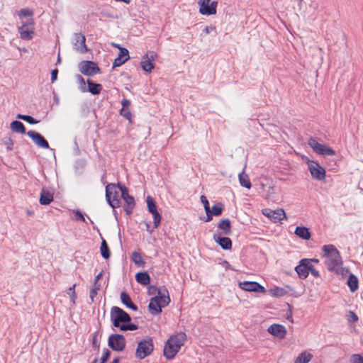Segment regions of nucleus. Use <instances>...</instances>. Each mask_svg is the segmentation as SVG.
Here are the masks:
<instances>
[{
	"instance_id": "cd10ccee",
	"label": "nucleus",
	"mask_w": 363,
	"mask_h": 363,
	"mask_svg": "<svg viewBox=\"0 0 363 363\" xmlns=\"http://www.w3.org/2000/svg\"><path fill=\"white\" fill-rule=\"evenodd\" d=\"M87 84H88V91L92 94H94V95L99 94H100V92L102 90L101 84L94 83L89 79L87 80Z\"/></svg>"
},
{
	"instance_id": "c756f323",
	"label": "nucleus",
	"mask_w": 363,
	"mask_h": 363,
	"mask_svg": "<svg viewBox=\"0 0 363 363\" xmlns=\"http://www.w3.org/2000/svg\"><path fill=\"white\" fill-rule=\"evenodd\" d=\"M10 128L13 132L21 134L26 133V128L23 124L18 121H14L11 122Z\"/></svg>"
},
{
	"instance_id": "423d86ee",
	"label": "nucleus",
	"mask_w": 363,
	"mask_h": 363,
	"mask_svg": "<svg viewBox=\"0 0 363 363\" xmlns=\"http://www.w3.org/2000/svg\"><path fill=\"white\" fill-rule=\"evenodd\" d=\"M118 184H108L106 186V198L108 203L114 209L120 206Z\"/></svg>"
},
{
	"instance_id": "58836bf2",
	"label": "nucleus",
	"mask_w": 363,
	"mask_h": 363,
	"mask_svg": "<svg viewBox=\"0 0 363 363\" xmlns=\"http://www.w3.org/2000/svg\"><path fill=\"white\" fill-rule=\"evenodd\" d=\"M17 118L21 120H23L26 121L27 123L30 124H35L38 123V121H36L35 118H33L32 116L28 115H21L18 114L17 116Z\"/></svg>"
},
{
	"instance_id": "0e129e2a",
	"label": "nucleus",
	"mask_w": 363,
	"mask_h": 363,
	"mask_svg": "<svg viewBox=\"0 0 363 363\" xmlns=\"http://www.w3.org/2000/svg\"><path fill=\"white\" fill-rule=\"evenodd\" d=\"M102 276H103V272H101L99 274H98L96 276L95 279H94V283H99V281L101 278Z\"/></svg>"
},
{
	"instance_id": "e433bc0d",
	"label": "nucleus",
	"mask_w": 363,
	"mask_h": 363,
	"mask_svg": "<svg viewBox=\"0 0 363 363\" xmlns=\"http://www.w3.org/2000/svg\"><path fill=\"white\" fill-rule=\"evenodd\" d=\"M271 294L274 297H281L287 294V291L281 287H276L271 290Z\"/></svg>"
},
{
	"instance_id": "0eeeda50",
	"label": "nucleus",
	"mask_w": 363,
	"mask_h": 363,
	"mask_svg": "<svg viewBox=\"0 0 363 363\" xmlns=\"http://www.w3.org/2000/svg\"><path fill=\"white\" fill-rule=\"evenodd\" d=\"M308 145L313 151L320 155H335V152L329 146L319 143L315 138H311L308 141Z\"/></svg>"
},
{
	"instance_id": "f257e3e1",
	"label": "nucleus",
	"mask_w": 363,
	"mask_h": 363,
	"mask_svg": "<svg viewBox=\"0 0 363 363\" xmlns=\"http://www.w3.org/2000/svg\"><path fill=\"white\" fill-rule=\"evenodd\" d=\"M323 251L327 269L337 274H342V260L337 248L333 245H325L323 247Z\"/></svg>"
},
{
	"instance_id": "c9c22d12",
	"label": "nucleus",
	"mask_w": 363,
	"mask_h": 363,
	"mask_svg": "<svg viewBox=\"0 0 363 363\" xmlns=\"http://www.w3.org/2000/svg\"><path fill=\"white\" fill-rule=\"evenodd\" d=\"M147 205L148 211L150 213H154L157 212L156 203L154 201V199L150 196H148L147 197Z\"/></svg>"
},
{
	"instance_id": "f03ea898",
	"label": "nucleus",
	"mask_w": 363,
	"mask_h": 363,
	"mask_svg": "<svg viewBox=\"0 0 363 363\" xmlns=\"http://www.w3.org/2000/svg\"><path fill=\"white\" fill-rule=\"evenodd\" d=\"M185 340L186 334L184 333L171 335L164 344V356L167 359H173L181 349V347L184 345Z\"/></svg>"
},
{
	"instance_id": "4c0bfd02",
	"label": "nucleus",
	"mask_w": 363,
	"mask_h": 363,
	"mask_svg": "<svg viewBox=\"0 0 363 363\" xmlns=\"http://www.w3.org/2000/svg\"><path fill=\"white\" fill-rule=\"evenodd\" d=\"M138 328V327L137 325L128 322V323H125L123 324H121V325L120 326V330L122 331L135 330H137Z\"/></svg>"
},
{
	"instance_id": "412c9836",
	"label": "nucleus",
	"mask_w": 363,
	"mask_h": 363,
	"mask_svg": "<svg viewBox=\"0 0 363 363\" xmlns=\"http://www.w3.org/2000/svg\"><path fill=\"white\" fill-rule=\"evenodd\" d=\"M53 201V194L50 191L43 189L40 192L39 202L41 205H48Z\"/></svg>"
},
{
	"instance_id": "5701e85b",
	"label": "nucleus",
	"mask_w": 363,
	"mask_h": 363,
	"mask_svg": "<svg viewBox=\"0 0 363 363\" xmlns=\"http://www.w3.org/2000/svg\"><path fill=\"white\" fill-rule=\"evenodd\" d=\"M295 235L303 240H308L311 238L309 229L304 226H298L296 228Z\"/></svg>"
},
{
	"instance_id": "7c9ffc66",
	"label": "nucleus",
	"mask_w": 363,
	"mask_h": 363,
	"mask_svg": "<svg viewBox=\"0 0 363 363\" xmlns=\"http://www.w3.org/2000/svg\"><path fill=\"white\" fill-rule=\"evenodd\" d=\"M347 285L352 292H354L358 289V279L355 275L350 274L347 279Z\"/></svg>"
},
{
	"instance_id": "5fc2aeb1",
	"label": "nucleus",
	"mask_w": 363,
	"mask_h": 363,
	"mask_svg": "<svg viewBox=\"0 0 363 363\" xmlns=\"http://www.w3.org/2000/svg\"><path fill=\"white\" fill-rule=\"evenodd\" d=\"M58 70L57 69H52L51 72V81L54 82L57 78Z\"/></svg>"
},
{
	"instance_id": "bb28decb",
	"label": "nucleus",
	"mask_w": 363,
	"mask_h": 363,
	"mask_svg": "<svg viewBox=\"0 0 363 363\" xmlns=\"http://www.w3.org/2000/svg\"><path fill=\"white\" fill-rule=\"evenodd\" d=\"M313 358V354L307 351H303L298 354L294 363H308Z\"/></svg>"
},
{
	"instance_id": "338daca9",
	"label": "nucleus",
	"mask_w": 363,
	"mask_h": 363,
	"mask_svg": "<svg viewBox=\"0 0 363 363\" xmlns=\"http://www.w3.org/2000/svg\"><path fill=\"white\" fill-rule=\"evenodd\" d=\"M111 45H112V46H113V47H115V48H117L119 50V51H121V48H123V47H121L119 44H117V43H111Z\"/></svg>"
},
{
	"instance_id": "b1692460",
	"label": "nucleus",
	"mask_w": 363,
	"mask_h": 363,
	"mask_svg": "<svg viewBox=\"0 0 363 363\" xmlns=\"http://www.w3.org/2000/svg\"><path fill=\"white\" fill-rule=\"evenodd\" d=\"M123 200L125 201V204L123 206L124 211L127 215H130L132 213L135 206V199L132 196H130L127 198H124Z\"/></svg>"
},
{
	"instance_id": "9b49d317",
	"label": "nucleus",
	"mask_w": 363,
	"mask_h": 363,
	"mask_svg": "<svg viewBox=\"0 0 363 363\" xmlns=\"http://www.w3.org/2000/svg\"><path fill=\"white\" fill-rule=\"evenodd\" d=\"M262 213L274 223H279L284 219H286V213L283 208H277L276 210L266 208L262 211Z\"/></svg>"
},
{
	"instance_id": "de8ad7c7",
	"label": "nucleus",
	"mask_w": 363,
	"mask_h": 363,
	"mask_svg": "<svg viewBox=\"0 0 363 363\" xmlns=\"http://www.w3.org/2000/svg\"><path fill=\"white\" fill-rule=\"evenodd\" d=\"M152 216H153V223H154V227L156 228L159 226L160 222H161V216L160 214L157 212L156 213H152Z\"/></svg>"
},
{
	"instance_id": "052dcab7",
	"label": "nucleus",
	"mask_w": 363,
	"mask_h": 363,
	"mask_svg": "<svg viewBox=\"0 0 363 363\" xmlns=\"http://www.w3.org/2000/svg\"><path fill=\"white\" fill-rule=\"evenodd\" d=\"M215 30V27L213 26H206L204 30H203V32H205L206 33H209L211 30Z\"/></svg>"
},
{
	"instance_id": "3c124183",
	"label": "nucleus",
	"mask_w": 363,
	"mask_h": 363,
	"mask_svg": "<svg viewBox=\"0 0 363 363\" xmlns=\"http://www.w3.org/2000/svg\"><path fill=\"white\" fill-rule=\"evenodd\" d=\"M92 346L95 349H99L100 344L97 340V333H95L92 336Z\"/></svg>"
},
{
	"instance_id": "39448f33",
	"label": "nucleus",
	"mask_w": 363,
	"mask_h": 363,
	"mask_svg": "<svg viewBox=\"0 0 363 363\" xmlns=\"http://www.w3.org/2000/svg\"><path fill=\"white\" fill-rule=\"evenodd\" d=\"M111 320L114 327H119L121 323L130 322V316L123 309L118 306H113L111 309Z\"/></svg>"
},
{
	"instance_id": "ea45409f",
	"label": "nucleus",
	"mask_w": 363,
	"mask_h": 363,
	"mask_svg": "<svg viewBox=\"0 0 363 363\" xmlns=\"http://www.w3.org/2000/svg\"><path fill=\"white\" fill-rule=\"evenodd\" d=\"M118 188L121 191V198L124 199V198H127L130 196V195L128 194V188L123 184L118 183Z\"/></svg>"
},
{
	"instance_id": "680f3d73",
	"label": "nucleus",
	"mask_w": 363,
	"mask_h": 363,
	"mask_svg": "<svg viewBox=\"0 0 363 363\" xmlns=\"http://www.w3.org/2000/svg\"><path fill=\"white\" fill-rule=\"evenodd\" d=\"M100 289L101 284L99 283H94V287L91 289L95 290L96 292H99Z\"/></svg>"
},
{
	"instance_id": "f704fd0d",
	"label": "nucleus",
	"mask_w": 363,
	"mask_h": 363,
	"mask_svg": "<svg viewBox=\"0 0 363 363\" xmlns=\"http://www.w3.org/2000/svg\"><path fill=\"white\" fill-rule=\"evenodd\" d=\"M223 209V205L221 203H217L212 206V209L211 211L210 210V213L213 216H218L221 215Z\"/></svg>"
},
{
	"instance_id": "37998d69",
	"label": "nucleus",
	"mask_w": 363,
	"mask_h": 363,
	"mask_svg": "<svg viewBox=\"0 0 363 363\" xmlns=\"http://www.w3.org/2000/svg\"><path fill=\"white\" fill-rule=\"evenodd\" d=\"M347 316L348 321L350 323H355L359 319L357 315L352 311H349Z\"/></svg>"
},
{
	"instance_id": "864d4df0",
	"label": "nucleus",
	"mask_w": 363,
	"mask_h": 363,
	"mask_svg": "<svg viewBox=\"0 0 363 363\" xmlns=\"http://www.w3.org/2000/svg\"><path fill=\"white\" fill-rule=\"evenodd\" d=\"M160 290V289H157L156 286H150L148 287V289H147V293L150 294V295H152V294H155L156 292L158 293V291Z\"/></svg>"
},
{
	"instance_id": "bf43d9fd",
	"label": "nucleus",
	"mask_w": 363,
	"mask_h": 363,
	"mask_svg": "<svg viewBox=\"0 0 363 363\" xmlns=\"http://www.w3.org/2000/svg\"><path fill=\"white\" fill-rule=\"evenodd\" d=\"M20 12L24 16H30L32 15V12L28 9H21Z\"/></svg>"
},
{
	"instance_id": "774afa93",
	"label": "nucleus",
	"mask_w": 363,
	"mask_h": 363,
	"mask_svg": "<svg viewBox=\"0 0 363 363\" xmlns=\"http://www.w3.org/2000/svg\"><path fill=\"white\" fill-rule=\"evenodd\" d=\"M287 319L290 320L291 322H293V319H292V312L291 311H290L289 312V314L287 315V317H286Z\"/></svg>"
},
{
	"instance_id": "09e8293b",
	"label": "nucleus",
	"mask_w": 363,
	"mask_h": 363,
	"mask_svg": "<svg viewBox=\"0 0 363 363\" xmlns=\"http://www.w3.org/2000/svg\"><path fill=\"white\" fill-rule=\"evenodd\" d=\"M110 355L111 352L106 348L104 349L103 355L99 363H105L108 359Z\"/></svg>"
},
{
	"instance_id": "ddd939ff",
	"label": "nucleus",
	"mask_w": 363,
	"mask_h": 363,
	"mask_svg": "<svg viewBox=\"0 0 363 363\" xmlns=\"http://www.w3.org/2000/svg\"><path fill=\"white\" fill-rule=\"evenodd\" d=\"M156 56L155 52L153 51H148L145 53L140 62L141 67L144 71L149 73L151 72L154 68L152 61L155 60Z\"/></svg>"
},
{
	"instance_id": "c03bdc74",
	"label": "nucleus",
	"mask_w": 363,
	"mask_h": 363,
	"mask_svg": "<svg viewBox=\"0 0 363 363\" xmlns=\"http://www.w3.org/2000/svg\"><path fill=\"white\" fill-rule=\"evenodd\" d=\"M308 272H311V274L315 277H319L320 273L318 270H316L311 262L307 264Z\"/></svg>"
},
{
	"instance_id": "4be33fe9",
	"label": "nucleus",
	"mask_w": 363,
	"mask_h": 363,
	"mask_svg": "<svg viewBox=\"0 0 363 363\" xmlns=\"http://www.w3.org/2000/svg\"><path fill=\"white\" fill-rule=\"evenodd\" d=\"M121 302L128 308L136 311H138V306L134 304L130 298V296L125 291L121 292Z\"/></svg>"
},
{
	"instance_id": "603ef678",
	"label": "nucleus",
	"mask_w": 363,
	"mask_h": 363,
	"mask_svg": "<svg viewBox=\"0 0 363 363\" xmlns=\"http://www.w3.org/2000/svg\"><path fill=\"white\" fill-rule=\"evenodd\" d=\"M4 144L6 145V147L9 150H11L13 149V142L11 138H6L4 140Z\"/></svg>"
},
{
	"instance_id": "1a4fd4ad",
	"label": "nucleus",
	"mask_w": 363,
	"mask_h": 363,
	"mask_svg": "<svg viewBox=\"0 0 363 363\" xmlns=\"http://www.w3.org/2000/svg\"><path fill=\"white\" fill-rule=\"evenodd\" d=\"M79 71L82 74L86 76H94L100 72V69L92 61H82L79 65Z\"/></svg>"
},
{
	"instance_id": "49530a36",
	"label": "nucleus",
	"mask_w": 363,
	"mask_h": 363,
	"mask_svg": "<svg viewBox=\"0 0 363 363\" xmlns=\"http://www.w3.org/2000/svg\"><path fill=\"white\" fill-rule=\"evenodd\" d=\"M351 363H363V357L359 354H354L350 359Z\"/></svg>"
},
{
	"instance_id": "4468645a",
	"label": "nucleus",
	"mask_w": 363,
	"mask_h": 363,
	"mask_svg": "<svg viewBox=\"0 0 363 363\" xmlns=\"http://www.w3.org/2000/svg\"><path fill=\"white\" fill-rule=\"evenodd\" d=\"M27 135L32 139L33 143L38 147L44 149L49 148V144L48 141L44 138L40 133L34 131L29 130Z\"/></svg>"
},
{
	"instance_id": "393cba45",
	"label": "nucleus",
	"mask_w": 363,
	"mask_h": 363,
	"mask_svg": "<svg viewBox=\"0 0 363 363\" xmlns=\"http://www.w3.org/2000/svg\"><path fill=\"white\" fill-rule=\"evenodd\" d=\"M218 228L223 230L222 234L228 235L231 233V224L229 219H223L218 225Z\"/></svg>"
},
{
	"instance_id": "a19ab883",
	"label": "nucleus",
	"mask_w": 363,
	"mask_h": 363,
	"mask_svg": "<svg viewBox=\"0 0 363 363\" xmlns=\"http://www.w3.org/2000/svg\"><path fill=\"white\" fill-rule=\"evenodd\" d=\"M120 113L124 118L128 119L131 123L132 113L128 108H122L120 111Z\"/></svg>"
},
{
	"instance_id": "72a5a7b5",
	"label": "nucleus",
	"mask_w": 363,
	"mask_h": 363,
	"mask_svg": "<svg viewBox=\"0 0 363 363\" xmlns=\"http://www.w3.org/2000/svg\"><path fill=\"white\" fill-rule=\"evenodd\" d=\"M218 5V2L216 1H213L211 2V4L208 7L203 8V12H205V15L210 16L216 13V7Z\"/></svg>"
},
{
	"instance_id": "a18cd8bd",
	"label": "nucleus",
	"mask_w": 363,
	"mask_h": 363,
	"mask_svg": "<svg viewBox=\"0 0 363 363\" xmlns=\"http://www.w3.org/2000/svg\"><path fill=\"white\" fill-rule=\"evenodd\" d=\"M201 201L203 205L206 213L208 214V213H210L209 203L207 200V198L204 195L201 196Z\"/></svg>"
},
{
	"instance_id": "c85d7f7f",
	"label": "nucleus",
	"mask_w": 363,
	"mask_h": 363,
	"mask_svg": "<svg viewBox=\"0 0 363 363\" xmlns=\"http://www.w3.org/2000/svg\"><path fill=\"white\" fill-rule=\"evenodd\" d=\"M239 182L241 186L250 189L252 186L251 182L250 181L249 177L247 174L245 173L244 171L240 172L238 174Z\"/></svg>"
},
{
	"instance_id": "6ab92c4d",
	"label": "nucleus",
	"mask_w": 363,
	"mask_h": 363,
	"mask_svg": "<svg viewBox=\"0 0 363 363\" xmlns=\"http://www.w3.org/2000/svg\"><path fill=\"white\" fill-rule=\"evenodd\" d=\"M130 58L129 52L126 48H121L118 56L114 60L113 67H116L124 64Z\"/></svg>"
},
{
	"instance_id": "7ed1b4c3",
	"label": "nucleus",
	"mask_w": 363,
	"mask_h": 363,
	"mask_svg": "<svg viewBox=\"0 0 363 363\" xmlns=\"http://www.w3.org/2000/svg\"><path fill=\"white\" fill-rule=\"evenodd\" d=\"M170 302L168 291L163 286L158 291V295L150 298L148 305L150 313L152 315H157L162 312V308L167 306Z\"/></svg>"
},
{
	"instance_id": "f3484780",
	"label": "nucleus",
	"mask_w": 363,
	"mask_h": 363,
	"mask_svg": "<svg viewBox=\"0 0 363 363\" xmlns=\"http://www.w3.org/2000/svg\"><path fill=\"white\" fill-rule=\"evenodd\" d=\"M213 240L223 250H230L232 248V241L228 237H221L220 234H214Z\"/></svg>"
},
{
	"instance_id": "f8f14e48",
	"label": "nucleus",
	"mask_w": 363,
	"mask_h": 363,
	"mask_svg": "<svg viewBox=\"0 0 363 363\" xmlns=\"http://www.w3.org/2000/svg\"><path fill=\"white\" fill-rule=\"evenodd\" d=\"M238 286L241 289L249 292H257L260 294H264L266 292L265 288L257 281H245L243 282H240Z\"/></svg>"
},
{
	"instance_id": "20e7f679",
	"label": "nucleus",
	"mask_w": 363,
	"mask_h": 363,
	"mask_svg": "<svg viewBox=\"0 0 363 363\" xmlns=\"http://www.w3.org/2000/svg\"><path fill=\"white\" fill-rule=\"evenodd\" d=\"M153 350L154 344L152 338L150 337H147L146 338L138 342L135 351V357L138 359H143L147 356L150 355Z\"/></svg>"
},
{
	"instance_id": "e2e57ef3",
	"label": "nucleus",
	"mask_w": 363,
	"mask_h": 363,
	"mask_svg": "<svg viewBox=\"0 0 363 363\" xmlns=\"http://www.w3.org/2000/svg\"><path fill=\"white\" fill-rule=\"evenodd\" d=\"M77 79H78V81L80 82L81 84H82L83 86L85 85L84 79L81 75L78 74L77 76Z\"/></svg>"
},
{
	"instance_id": "a211bd4d",
	"label": "nucleus",
	"mask_w": 363,
	"mask_h": 363,
	"mask_svg": "<svg viewBox=\"0 0 363 363\" xmlns=\"http://www.w3.org/2000/svg\"><path fill=\"white\" fill-rule=\"evenodd\" d=\"M75 43L74 46L77 50L79 51L82 53H84L87 51V48L85 43L86 38L85 36L82 33H75L74 35Z\"/></svg>"
},
{
	"instance_id": "aec40b11",
	"label": "nucleus",
	"mask_w": 363,
	"mask_h": 363,
	"mask_svg": "<svg viewBox=\"0 0 363 363\" xmlns=\"http://www.w3.org/2000/svg\"><path fill=\"white\" fill-rule=\"evenodd\" d=\"M33 24V22L31 21L30 22L28 23H25L22 25L21 27L18 28V32L20 33V36L22 39L24 40H30L32 39L33 36L32 34L33 33V29H30L28 28V26H32Z\"/></svg>"
},
{
	"instance_id": "6e6552de",
	"label": "nucleus",
	"mask_w": 363,
	"mask_h": 363,
	"mask_svg": "<svg viewBox=\"0 0 363 363\" xmlns=\"http://www.w3.org/2000/svg\"><path fill=\"white\" fill-rule=\"evenodd\" d=\"M108 346L114 351H123L126 345L125 339L123 335L112 334L108 337Z\"/></svg>"
},
{
	"instance_id": "4d7b16f0",
	"label": "nucleus",
	"mask_w": 363,
	"mask_h": 363,
	"mask_svg": "<svg viewBox=\"0 0 363 363\" xmlns=\"http://www.w3.org/2000/svg\"><path fill=\"white\" fill-rule=\"evenodd\" d=\"M121 104H122V106H123V108H127V107H128V106H130V100H128V99H123L121 101Z\"/></svg>"
},
{
	"instance_id": "2eb2a0df",
	"label": "nucleus",
	"mask_w": 363,
	"mask_h": 363,
	"mask_svg": "<svg viewBox=\"0 0 363 363\" xmlns=\"http://www.w3.org/2000/svg\"><path fill=\"white\" fill-rule=\"evenodd\" d=\"M311 262V260L304 258L300 260L299 264L295 267V271L297 273L298 277L301 279H305L308 276L307 264Z\"/></svg>"
},
{
	"instance_id": "8fccbe9b",
	"label": "nucleus",
	"mask_w": 363,
	"mask_h": 363,
	"mask_svg": "<svg viewBox=\"0 0 363 363\" xmlns=\"http://www.w3.org/2000/svg\"><path fill=\"white\" fill-rule=\"evenodd\" d=\"M75 286H76V284H74L72 286H71L68 289V294L71 293V298L72 299L73 303L75 302V299L77 298V294L74 291Z\"/></svg>"
},
{
	"instance_id": "9d476101",
	"label": "nucleus",
	"mask_w": 363,
	"mask_h": 363,
	"mask_svg": "<svg viewBox=\"0 0 363 363\" xmlns=\"http://www.w3.org/2000/svg\"><path fill=\"white\" fill-rule=\"evenodd\" d=\"M308 169L313 178L317 180L325 179V170L317 162L310 160L308 162Z\"/></svg>"
},
{
	"instance_id": "13d9d810",
	"label": "nucleus",
	"mask_w": 363,
	"mask_h": 363,
	"mask_svg": "<svg viewBox=\"0 0 363 363\" xmlns=\"http://www.w3.org/2000/svg\"><path fill=\"white\" fill-rule=\"evenodd\" d=\"M76 218L82 221H85V218L83 215L79 211H75Z\"/></svg>"
},
{
	"instance_id": "473e14b6",
	"label": "nucleus",
	"mask_w": 363,
	"mask_h": 363,
	"mask_svg": "<svg viewBox=\"0 0 363 363\" xmlns=\"http://www.w3.org/2000/svg\"><path fill=\"white\" fill-rule=\"evenodd\" d=\"M132 260L138 266L143 267L145 264L141 254L136 251H134L132 253Z\"/></svg>"
},
{
	"instance_id": "a878e982",
	"label": "nucleus",
	"mask_w": 363,
	"mask_h": 363,
	"mask_svg": "<svg viewBox=\"0 0 363 363\" xmlns=\"http://www.w3.org/2000/svg\"><path fill=\"white\" fill-rule=\"evenodd\" d=\"M135 279L139 284L144 286L149 284L150 282V277L146 272L137 273Z\"/></svg>"
},
{
	"instance_id": "6e6d98bb",
	"label": "nucleus",
	"mask_w": 363,
	"mask_h": 363,
	"mask_svg": "<svg viewBox=\"0 0 363 363\" xmlns=\"http://www.w3.org/2000/svg\"><path fill=\"white\" fill-rule=\"evenodd\" d=\"M97 294H98V292H96L95 290L91 289V291L89 292V298L91 301V302L94 301V298L96 296Z\"/></svg>"
},
{
	"instance_id": "dca6fc26",
	"label": "nucleus",
	"mask_w": 363,
	"mask_h": 363,
	"mask_svg": "<svg viewBox=\"0 0 363 363\" xmlns=\"http://www.w3.org/2000/svg\"><path fill=\"white\" fill-rule=\"evenodd\" d=\"M267 331L274 337H279L280 339L284 338L286 335V328L280 324L271 325L268 328Z\"/></svg>"
},
{
	"instance_id": "2f4dec72",
	"label": "nucleus",
	"mask_w": 363,
	"mask_h": 363,
	"mask_svg": "<svg viewBox=\"0 0 363 363\" xmlns=\"http://www.w3.org/2000/svg\"><path fill=\"white\" fill-rule=\"evenodd\" d=\"M100 251H101V256L104 259H108L110 257L111 252H110V250H109V248L108 247L106 241L104 239H102V242H101V247H100Z\"/></svg>"
},
{
	"instance_id": "69168bd1",
	"label": "nucleus",
	"mask_w": 363,
	"mask_h": 363,
	"mask_svg": "<svg viewBox=\"0 0 363 363\" xmlns=\"http://www.w3.org/2000/svg\"><path fill=\"white\" fill-rule=\"evenodd\" d=\"M212 216L211 213H208V214H206V218L205 220L206 222H208L210 220H212Z\"/></svg>"
},
{
	"instance_id": "79ce46f5",
	"label": "nucleus",
	"mask_w": 363,
	"mask_h": 363,
	"mask_svg": "<svg viewBox=\"0 0 363 363\" xmlns=\"http://www.w3.org/2000/svg\"><path fill=\"white\" fill-rule=\"evenodd\" d=\"M210 1L211 0H199L198 4L199 5V12L203 14V15H205V12H203V8H205V7H208V6L210 5L209 3H210Z\"/></svg>"
}]
</instances>
